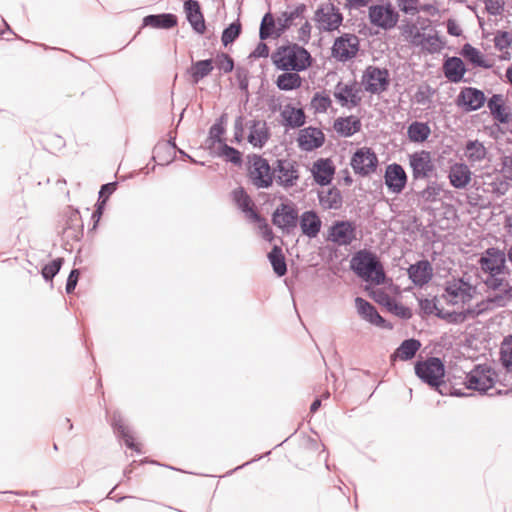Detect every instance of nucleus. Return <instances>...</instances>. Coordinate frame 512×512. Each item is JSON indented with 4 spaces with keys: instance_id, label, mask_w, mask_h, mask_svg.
I'll list each match as a JSON object with an SVG mask.
<instances>
[{
    "instance_id": "nucleus-1",
    "label": "nucleus",
    "mask_w": 512,
    "mask_h": 512,
    "mask_svg": "<svg viewBox=\"0 0 512 512\" xmlns=\"http://www.w3.org/2000/svg\"><path fill=\"white\" fill-rule=\"evenodd\" d=\"M350 267L353 272L366 282L376 285L385 282L383 265L377 255L367 249L357 251L351 258Z\"/></svg>"
},
{
    "instance_id": "nucleus-2",
    "label": "nucleus",
    "mask_w": 512,
    "mask_h": 512,
    "mask_svg": "<svg viewBox=\"0 0 512 512\" xmlns=\"http://www.w3.org/2000/svg\"><path fill=\"white\" fill-rule=\"evenodd\" d=\"M273 64L282 71L301 72L311 65V55L298 44L280 46L271 56Z\"/></svg>"
},
{
    "instance_id": "nucleus-3",
    "label": "nucleus",
    "mask_w": 512,
    "mask_h": 512,
    "mask_svg": "<svg viewBox=\"0 0 512 512\" xmlns=\"http://www.w3.org/2000/svg\"><path fill=\"white\" fill-rule=\"evenodd\" d=\"M477 288L463 277L451 278L444 283L443 292L439 296L446 305L463 309L475 297Z\"/></svg>"
},
{
    "instance_id": "nucleus-4",
    "label": "nucleus",
    "mask_w": 512,
    "mask_h": 512,
    "mask_svg": "<svg viewBox=\"0 0 512 512\" xmlns=\"http://www.w3.org/2000/svg\"><path fill=\"white\" fill-rule=\"evenodd\" d=\"M300 180V165L290 158L276 159L273 162V182L288 190L297 186Z\"/></svg>"
},
{
    "instance_id": "nucleus-5",
    "label": "nucleus",
    "mask_w": 512,
    "mask_h": 512,
    "mask_svg": "<svg viewBox=\"0 0 512 512\" xmlns=\"http://www.w3.org/2000/svg\"><path fill=\"white\" fill-rule=\"evenodd\" d=\"M415 373L423 382L434 387L440 394H446L442 389L445 370L439 358L431 357L426 361L417 362L415 365Z\"/></svg>"
},
{
    "instance_id": "nucleus-6",
    "label": "nucleus",
    "mask_w": 512,
    "mask_h": 512,
    "mask_svg": "<svg viewBox=\"0 0 512 512\" xmlns=\"http://www.w3.org/2000/svg\"><path fill=\"white\" fill-rule=\"evenodd\" d=\"M496 381V372L486 364L475 366L465 377L466 388L479 393H486Z\"/></svg>"
},
{
    "instance_id": "nucleus-7",
    "label": "nucleus",
    "mask_w": 512,
    "mask_h": 512,
    "mask_svg": "<svg viewBox=\"0 0 512 512\" xmlns=\"http://www.w3.org/2000/svg\"><path fill=\"white\" fill-rule=\"evenodd\" d=\"M249 178L252 184L258 189H266L273 184V165L259 155L250 159Z\"/></svg>"
},
{
    "instance_id": "nucleus-8",
    "label": "nucleus",
    "mask_w": 512,
    "mask_h": 512,
    "mask_svg": "<svg viewBox=\"0 0 512 512\" xmlns=\"http://www.w3.org/2000/svg\"><path fill=\"white\" fill-rule=\"evenodd\" d=\"M350 165L355 174L366 177L376 171L378 158L371 148L362 147L354 152L351 157Z\"/></svg>"
},
{
    "instance_id": "nucleus-9",
    "label": "nucleus",
    "mask_w": 512,
    "mask_h": 512,
    "mask_svg": "<svg viewBox=\"0 0 512 512\" xmlns=\"http://www.w3.org/2000/svg\"><path fill=\"white\" fill-rule=\"evenodd\" d=\"M369 20L372 25L389 30L397 25L399 14L389 3L372 5L369 8Z\"/></svg>"
},
{
    "instance_id": "nucleus-10",
    "label": "nucleus",
    "mask_w": 512,
    "mask_h": 512,
    "mask_svg": "<svg viewBox=\"0 0 512 512\" xmlns=\"http://www.w3.org/2000/svg\"><path fill=\"white\" fill-rule=\"evenodd\" d=\"M362 84L367 92L380 94L388 88L389 72L385 68L368 66L362 76Z\"/></svg>"
},
{
    "instance_id": "nucleus-11",
    "label": "nucleus",
    "mask_w": 512,
    "mask_h": 512,
    "mask_svg": "<svg viewBox=\"0 0 512 512\" xmlns=\"http://www.w3.org/2000/svg\"><path fill=\"white\" fill-rule=\"evenodd\" d=\"M314 20L318 28L325 31H333L337 29L343 20L339 9L332 3H324L319 6L315 12Z\"/></svg>"
},
{
    "instance_id": "nucleus-12",
    "label": "nucleus",
    "mask_w": 512,
    "mask_h": 512,
    "mask_svg": "<svg viewBox=\"0 0 512 512\" xmlns=\"http://www.w3.org/2000/svg\"><path fill=\"white\" fill-rule=\"evenodd\" d=\"M409 165L414 180L426 179L434 171L431 153L421 150L409 155Z\"/></svg>"
},
{
    "instance_id": "nucleus-13",
    "label": "nucleus",
    "mask_w": 512,
    "mask_h": 512,
    "mask_svg": "<svg viewBox=\"0 0 512 512\" xmlns=\"http://www.w3.org/2000/svg\"><path fill=\"white\" fill-rule=\"evenodd\" d=\"M506 257L503 251L489 248L479 260L481 270L485 274H505Z\"/></svg>"
},
{
    "instance_id": "nucleus-14",
    "label": "nucleus",
    "mask_w": 512,
    "mask_h": 512,
    "mask_svg": "<svg viewBox=\"0 0 512 512\" xmlns=\"http://www.w3.org/2000/svg\"><path fill=\"white\" fill-rule=\"evenodd\" d=\"M358 50L359 40L357 36L346 34L335 40L332 54L339 61H347L356 56Z\"/></svg>"
},
{
    "instance_id": "nucleus-15",
    "label": "nucleus",
    "mask_w": 512,
    "mask_h": 512,
    "mask_svg": "<svg viewBox=\"0 0 512 512\" xmlns=\"http://www.w3.org/2000/svg\"><path fill=\"white\" fill-rule=\"evenodd\" d=\"M384 181L389 192L398 195L406 187L407 174L400 164L393 163L386 167Z\"/></svg>"
},
{
    "instance_id": "nucleus-16",
    "label": "nucleus",
    "mask_w": 512,
    "mask_h": 512,
    "mask_svg": "<svg viewBox=\"0 0 512 512\" xmlns=\"http://www.w3.org/2000/svg\"><path fill=\"white\" fill-rule=\"evenodd\" d=\"M272 221L278 228L289 232L297 226L298 212L292 205L281 204L274 211Z\"/></svg>"
},
{
    "instance_id": "nucleus-17",
    "label": "nucleus",
    "mask_w": 512,
    "mask_h": 512,
    "mask_svg": "<svg viewBox=\"0 0 512 512\" xmlns=\"http://www.w3.org/2000/svg\"><path fill=\"white\" fill-rule=\"evenodd\" d=\"M485 99V95L481 90L465 87L459 93L456 102L464 111L470 112L480 109L484 105Z\"/></svg>"
},
{
    "instance_id": "nucleus-18",
    "label": "nucleus",
    "mask_w": 512,
    "mask_h": 512,
    "mask_svg": "<svg viewBox=\"0 0 512 512\" xmlns=\"http://www.w3.org/2000/svg\"><path fill=\"white\" fill-rule=\"evenodd\" d=\"M360 90L355 83L344 84L339 82L334 91V97L342 107L353 108L361 102Z\"/></svg>"
},
{
    "instance_id": "nucleus-19",
    "label": "nucleus",
    "mask_w": 512,
    "mask_h": 512,
    "mask_svg": "<svg viewBox=\"0 0 512 512\" xmlns=\"http://www.w3.org/2000/svg\"><path fill=\"white\" fill-rule=\"evenodd\" d=\"M355 239V227L349 221H338L329 230V240L340 246L349 245Z\"/></svg>"
},
{
    "instance_id": "nucleus-20",
    "label": "nucleus",
    "mask_w": 512,
    "mask_h": 512,
    "mask_svg": "<svg viewBox=\"0 0 512 512\" xmlns=\"http://www.w3.org/2000/svg\"><path fill=\"white\" fill-rule=\"evenodd\" d=\"M311 173L314 181L321 186L329 185L335 174V166L331 159L320 158L316 160L311 167Z\"/></svg>"
},
{
    "instance_id": "nucleus-21",
    "label": "nucleus",
    "mask_w": 512,
    "mask_h": 512,
    "mask_svg": "<svg viewBox=\"0 0 512 512\" xmlns=\"http://www.w3.org/2000/svg\"><path fill=\"white\" fill-rule=\"evenodd\" d=\"M297 141L303 151H312L323 145L325 136L319 128L307 127L300 131Z\"/></svg>"
},
{
    "instance_id": "nucleus-22",
    "label": "nucleus",
    "mask_w": 512,
    "mask_h": 512,
    "mask_svg": "<svg viewBox=\"0 0 512 512\" xmlns=\"http://www.w3.org/2000/svg\"><path fill=\"white\" fill-rule=\"evenodd\" d=\"M408 275L416 286H424L433 276V268L429 261L421 260L408 268Z\"/></svg>"
},
{
    "instance_id": "nucleus-23",
    "label": "nucleus",
    "mask_w": 512,
    "mask_h": 512,
    "mask_svg": "<svg viewBox=\"0 0 512 512\" xmlns=\"http://www.w3.org/2000/svg\"><path fill=\"white\" fill-rule=\"evenodd\" d=\"M512 301V286L506 285L504 290H500L499 293L493 296L487 297L485 300L477 305L476 314H480L487 309L505 307L509 302Z\"/></svg>"
},
{
    "instance_id": "nucleus-24",
    "label": "nucleus",
    "mask_w": 512,
    "mask_h": 512,
    "mask_svg": "<svg viewBox=\"0 0 512 512\" xmlns=\"http://www.w3.org/2000/svg\"><path fill=\"white\" fill-rule=\"evenodd\" d=\"M450 184L456 189H465L472 179L470 168L464 163L453 164L448 173Z\"/></svg>"
},
{
    "instance_id": "nucleus-25",
    "label": "nucleus",
    "mask_w": 512,
    "mask_h": 512,
    "mask_svg": "<svg viewBox=\"0 0 512 512\" xmlns=\"http://www.w3.org/2000/svg\"><path fill=\"white\" fill-rule=\"evenodd\" d=\"M184 9L193 29L197 33L203 34L205 31V21L199 3L195 0H187L184 3Z\"/></svg>"
},
{
    "instance_id": "nucleus-26",
    "label": "nucleus",
    "mask_w": 512,
    "mask_h": 512,
    "mask_svg": "<svg viewBox=\"0 0 512 512\" xmlns=\"http://www.w3.org/2000/svg\"><path fill=\"white\" fill-rule=\"evenodd\" d=\"M299 222L302 233L309 238H315L320 232L322 222L314 211L302 213Z\"/></svg>"
},
{
    "instance_id": "nucleus-27",
    "label": "nucleus",
    "mask_w": 512,
    "mask_h": 512,
    "mask_svg": "<svg viewBox=\"0 0 512 512\" xmlns=\"http://www.w3.org/2000/svg\"><path fill=\"white\" fill-rule=\"evenodd\" d=\"M355 306L358 314L366 321L376 326H382L384 319L377 312L376 308L361 297H356Z\"/></svg>"
},
{
    "instance_id": "nucleus-28",
    "label": "nucleus",
    "mask_w": 512,
    "mask_h": 512,
    "mask_svg": "<svg viewBox=\"0 0 512 512\" xmlns=\"http://www.w3.org/2000/svg\"><path fill=\"white\" fill-rule=\"evenodd\" d=\"M233 199L237 206L246 214V217L254 222H261V217L253 209V202L243 188H238L233 191Z\"/></svg>"
},
{
    "instance_id": "nucleus-29",
    "label": "nucleus",
    "mask_w": 512,
    "mask_h": 512,
    "mask_svg": "<svg viewBox=\"0 0 512 512\" xmlns=\"http://www.w3.org/2000/svg\"><path fill=\"white\" fill-rule=\"evenodd\" d=\"M412 43L429 53H437L443 48V42L437 34H424L419 31L414 34Z\"/></svg>"
},
{
    "instance_id": "nucleus-30",
    "label": "nucleus",
    "mask_w": 512,
    "mask_h": 512,
    "mask_svg": "<svg viewBox=\"0 0 512 512\" xmlns=\"http://www.w3.org/2000/svg\"><path fill=\"white\" fill-rule=\"evenodd\" d=\"M333 127L339 135L350 137L360 131L361 121L353 115L340 117L335 120Z\"/></svg>"
},
{
    "instance_id": "nucleus-31",
    "label": "nucleus",
    "mask_w": 512,
    "mask_h": 512,
    "mask_svg": "<svg viewBox=\"0 0 512 512\" xmlns=\"http://www.w3.org/2000/svg\"><path fill=\"white\" fill-rule=\"evenodd\" d=\"M445 77L454 83L462 80L465 74V67L463 61L458 57L448 58L443 65Z\"/></svg>"
},
{
    "instance_id": "nucleus-32",
    "label": "nucleus",
    "mask_w": 512,
    "mask_h": 512,
    "mask_svg": "<svg viewBox=\"0 0 512 512\" xmlns=\"http://www.w3.org/2000/svg\"><path fill=\"white\" fill-rule=\"evenodd\" d=\"M214 69L213 60L206 59L193 62L188 69L193 84L199 83L203 78L207 77Z\"/></svg>"
},
{
    "instance_id": "nucleus-33",
    "label": "nucleus",
    "mask_w": 512,
    "mask_h": 512,
    "mask_svg": "<svg viewBox=\"0 0 512 512\" xmlns=\"http://www.w3.org/2000/svg\"><path fill=\"white\" fill-rule=\"evenodd\" d=\"M250 132L248 135V141L254 147H263L268 140V131L266 123L263 121H252L249 127Z\"/></svg>"
},
{
    "instance_id": "nucleus-34",
    "label": "nucleus",
    "mask_w": 512,
    "mask_h": 512,
    "mask_svg": "<svg viewBox=\"0 0 512 512\" xmlns=\"http://www.w3.org/2000/svg\"><path fill=\"white\" fill-rule=\"evenodd\" d=\"M477 309H456L454 311H448L442 309L438 311V318L443 319L451 324H461L466 321L469 317L477 316Z\"/></svg>"
},
{
    "instance_id": "nucleus-35",
    "label": "nucleus",
    "mask_w": 512,
    "mask_h": 512,
    "mask_svg": "<svg viewBox=\"0 0 512 512\" xmlns=\"http://www.w3.org/2000/svg\"><path fill=\"white\" fill-rule=\"evenodd\" d=\"M295 71H284L276 79L277 87L282 91H291L301 87L302 78Z\"/></svg>"
},
{
    "instance_id": "nucleus-36",
    "label": "nucleus",
    "mask_w": 512,
    "mask_h": 512,
    "mask_svg": "<svg viewBox=\"0 0 512 512\" xmlns=\"http://www.w3.org/2000/svg\"><path fill=\"white\" fill-rule=\"evenodd\" d=\"M431 134V129L427 123L414 121L407 129V135L411 142H425Z\"/></svg>"
},
{
    "instance_id": "nucleus-37",
    "label": "nucleus",
    "mask_w": 512,
    "mask_h": 512,
    "mask_svg": "<svg viewBox=\"0 0 512 512\" xmlns=\"http://www.w3.org/2000/svg\"><path fill=\"white\" fill-rule=\"evenodd\" d=\"M143 24L153 28L170 29L177 24V18L173 14L148 15L143 19Z\"/></svg>"
},
{
    "instance_id": "nucleus-38",
    "label": "nucleus",
    "mask_w": 512,
    "mask_h": 512,
    "mask_svg": "<svg viewBox=\"0 0 512 512\" xmlns=\"http://www.w3.org/2000/svg\"><path fill=\"white\" fill-rule=\"evenodd\" d=\"M465 156L467 160L473 165L483 161L487 156L485 146L478 140H470L465 146Z\"/></svg>"
},
{
    "instance_id": "nucleus-39",
    "label": "nucleus",
    "mask_w": 512,
    "mask_h": 512,
    "mask_svg": "<svg viewBox=\"0 0 512 512\" xmlns=\"http://www.w3.org/2000/svg\"><path fill=\"white\" fill-rule=\"evenodd\" d=\"M285 124L291 128H298L305 123V114L303 109L286 105L281 113Z\"/></svg>"
},
{
    "instance_id": "nucleus-40",
    "label": "nucleus",
    "mask_w": 512,
    "mask_h": 512,
    "mask_svg": "<svg viewBox=\"0 0 512 512\" xmlns=\"http://www.w3.org/2000/svg\"><path fill=\"white\" fill-rule=\"evenodd\" d=\"M320 205L326 209H339L342 205V196L338 189L331 188L327 191H322L318 195Z\"/></svg>"
},
{
    "instance_id": "nucleus-41",
    "label": "nucleus",
    "mask_w": 512,
    "mask_h": 512,
    "mask_svg": "<svg viewBox=\"0 0 512 512\" xmlns=\"http://www.w3.org/2000/svg\"><path fill=\"white\" fill-rule=\"evenodd\" d=\"M421 343L416 339L404 340L394 353L396 358L407 361L412 359L420 349Z\"/></svg>"
},
{
    "instance_id": "nucleus-42",
    "label": "nucleus",
    "mask_w": 512,
    "mask_h": 512,
    "mask_svg": "<svg viewBox=\"0 0 512 512\" xmlns=\"http://www.w3.org/2000/svg\"><path fill=\"white\" fill-rule=\"evenodd\" d=\"M268 258L270 260L274 272L278 276L281 277L286 274L287 266L281 248L274 246L273 249L269 252Z\"/></svg>"
},
{
    "instance_id": "nucleus-43",
    "label": "nucleus",
    "mask_w": 512,
    "mask_h": 512,
    "mask_svg": "<svg viewBox=\"0 0 512 512\" xmlns=\"http://www.w3.org/2000/svg\"><path fill=\"white\" fill-rule=\"evenodd\" d=\"M488 108L491 114L497 119L499 122H507L508 116L505 113V108L503 105V99L501 95L495 94L488 100Z\"/></svg>"
},
{
    "instance_id": "nucleus-44",
    "label": "nucleus",
    "mask_w": 512,
    "mask_h": 512,
    "mask_svg": "<svg viewBox=\"0 0 512 512\" xmlns=\"http://www.w3.org/2000/svg\"><path fill=\"white\" fill-rule=\"evenodd\" d=\"M112 425L115 428V430H117L118 433L121 435V437L124 439L125 444L129 448L136 449L138 451V449L136 448V445L134 443V439H133V436L131 434L129 427L124 423L123 419L120 416L113 417Z\"/></svg>"
},
{
    "instance_id": "nucleus-45",
    "label": "nucleus",
    "mask_w": 512,
    "mask_h": 512,
    "mask_svg": "<svg viewBox=\"0 0 512 512\" xmlns=\"http://www.w3.org/2000/svg\"><path fill=\"white\" fill-rule=\"evenodd\" d=\"M500 360L507 371H512V335L505 337L501 343Z\"/></svg>"
},
{
    "instance_id": "nucleus-46",
    "label": "nucleus",
    "mask_w": 512,
    "mask_h": 512,
    "mask_svg": "<svg viewBox=\"0 0 512 512\" xmlns=\"http://www.w3.org/2000/svg\"><path fill=\"white\" fill-rule=\"evenodd\" d=\"M276 21L271 13H266L261 21L259 37L266 40L271 37L276 29Z\"/></svg>"
},
{
    "instance_id": "nucleus-47",
    "label": "nucleus",
    "mask_w": 512,
    "mask_h": 512,
    "mask_svg": "<svg viewBox=\"0 0 512 512\" xmlns=\"http://www.w3.org/2000/svg\"><path fill=\"white\" fill-rule=\"evenodd\" d=\"M462 55L471 63L479 67H487V65L483 61V55L481 54V52L478 49L471 46L470 44H465L463 46Z\"/></svg>"
},
{
    "instance_id": "nucleus-48",
    "label": "nucleus",
    "mask_w": 512,
    "mask_h": 512,
    "mask_svg": "<svg viewBox=\"0 0 512 512\" xmlns=\"http://www.w3.org/2000/svg\"><path fill=\"white\" fill-rule=\"evenodd\" d=\"M331 99L328 95L323 93H316L311 100V108L316 113H325L331 106Z\"/></svg>"
},
{
    "instance_id": "nucleus-49",
    "label": "nucleus",
    "mask_w": 512,
    "mask_h": 512,
    "mask_svg": "<svg viewBox=\"0 0 512 512\" xmlns=\"http://www.w3.org/2000/svg\"><path fill=\"white\" fill-rule=\"evenodd\" d=\"M505 274H486L484 284L491 290H504L509 283L505 280Z\"/></svg>"
},
{
    "instance_id": "nucleus-50",
    "label": "nucleus",
    "mask_w": 512,
    "mask_h": 512,
    "mask_svg": "<svg viewBox=\"0 0 512 512\" xmlns=\"http://www.w3.org/2000/svg\"><path fill=\"white\" fill-rule=\"evenodd\" d=\"M442 189L439 184L432 182L427 185L425 189L420 192V197L429 203L436 202L439 198Z\"/></svg>"
},
{
    "instance_id": "nucleus-51",
    "label": "nucleus",
    "mask_w": 512,
    "mask_h": 512,
    "mask_svg": "<svg viewBox=\"0 0 512 512\" xmlns=\"http://www.w3.org/2000/svg\"><path fill=\"white\" fill-rule=\"evenodd\" d=\"M387 300V307L388 309L393 312L395 315L403 318L408 319L412 316V313L409 308L405 307L404 305L397 303L393 298L386 297Z\"/></svg>"
},
{
    "instance_id": "nucleus-52",
    "label": "nucleus",
    "mask_w": 512,
    "mask_h": 512,
    "mask_svg": "<svg viewBox=\"0 0 512 512\" xmlns=\"http://www.w3.org/2000/svg\"><path fill=\"white\" fill-rule=\"evenodd\" d=\"M241 32V25L239 23H232L222 33V43L227 46L235 41Z\"/></svg>"
},
{
    "instance_id": "nucleus-53",
    "label": "nucleus",
    "mask_w": 512,
    "mask_h": 512,
    "mask_svg": "<svg viewBox=\"0 0 512 512\" xmlns=\"http://www.w3.org/2000/svg\"><path fill=\"white\" fill-rule=\"evenodd\" d=\"M512 44V34L507 31H498L494 37V45L499 51L508 49Z\"/></svg>"
},
{
    "instance_id": "nucleus-54",
    "label": "nucleus",
    "mask_w": 512,
    "mask_h": 512,
    "mask_svg": "<svg viewBox=\"0 0 512 512\" xmlns=\"http://www.w3.org/2000/svg\"><path fill=\"white\" fill-rule=\"evenodd\" d=\"M220 155L233 164H240L242 161L240 152L226 143L220 146Z\"/></svg>"
},
{
    "instance_id": "nucleus-55",
    "label": "nucleus",
    "mask_w": 512,
    "mask_h": 512,
    "mask_svg": "<svg viewBox=\"0 0 512 512\" xmlns=\"http://www.w3.org/2000/svg\"><path fill=\"white\" fill-rule=\"evenodd\" d=\"M214 64L219 70L223 71L224 73H229L234 68L233 59L225 53L217 55V57L213 61V65Z\"/></svg>"
},
{
    "instance_id": "nucleus-56",
    "label": "nucleus",
    "mask_w": 512,
    "mask_h": 512,
    "mask_svg": "<svg viewBox=\"0 0 512 512\" xmlns=\"http://www.w3.org/2000/svg\"><path fill=\"white\" fill-rule=\"evenodd\" d=\"M439 301L440 300L437 298L421 299L419 301V306H420L421 311L424 314L430 315V314L434 313L438 317V311H441L443 309V308H439V306H438Z\"/></svg>"
},
{
    "instance_id": "nucleus-57",
    "label": "nucleus",
    "mask_w": 512,
    "mask_h": 512,
    "mask_svg": "<svg viewBox=\"0 0 512 512\" xmlns=\"http://www.w3.org/2000/svg\"><path fill=\"white\" fill-rule=\"evenodd\" d=\"M63 259L57 258L52 262L46 264L42 269V275L45 280H52L53 277L59 272Z\"/></svg>"
},
{
    "instance_id": "nucleus-58",
    "label": "nucleus",
    "mask_w": 512,
    "mask_h": 512,
    "mask_svg": "<svg viewBox=\"0 0 512 512\" xmlns=\"http://www.w3.org/2000/svg\"><path fill=\"white\" fill-rule=\"evenodd\" d=\"M485 9L488 14L493 16L501 15L504 11V0H485Z\"/></svg>"
},
{
    "instance_id": "nucleus-59",
    "label": "nucleus",
    "mask_w": 512,
    "mask_h": 512,
    "mask_svg": "<svg viewBox=\"0 0 512 512\" xmlns=\"http://www.w3.org/2000/svg\"><path fill=\"white\" fill-rule=\"evenodd\" d=\"M224 134V128L221 124L216 123L212 125L209 131L210 139L213 140L214 143H219L220 146L224 144L222 140V135Z\"/></svg>"
},
{
    "instance_id": "nucleus-60",
    "label": "nucleus",
    "mask_w": 512,
    "mask_h": 512,
    "mask_svg": "<svg viewBox=\"0 0 512 512\" xmlns=\"http://www.w3.org/2000/svg\"><path fill=\"white\" fill-rule=\"evenodd\" d=\"M277 24V31L276 36H280L282 32H284L286 29H288L292 22L291 19L286 15L285 12H282L281 15L276 20Z\"/></svg>"
},
{
    "instance_id": "nucleus-61",
    "label": "nucleus",
    "mask_w": 512,
    "mask_h": 512,
    "mask_svg": "<svg viewBox=\"0 0 512 512\" xmlns=\"http://www.w3.org/2000/svg\"><path fill=\"white\" fill-rule=\"evenodd\" d=\"M236 78L239 84V88L241 90L248 89V71L245 68H237L236 69Z\"/></svg>"
},
{
    "instance_id": "nucleus-62",
    "label": "nucleus",
    "mask_w": 512,
    "mask_h": 512,
    "mask_svg": "<svg viewBox=\"0 0 512 512\" xmlns=\"http://www.w3.org/2000/svg\"><path fill=\"white\" fill-rule=\"evenodd\" d=\"M80 272L78 269H73L67 279L66 283V292L72 293L77 285L78 279H79Z\"/></svg>"
},
{
    "instance_id": "nucleus-63",
    "label": "nucleus",
    "mask_w": 512,
    "mask_h": 512,
    "mask_svg": "<svg viewBox=\"0 0 512 512\" xmlns=\"http://www.w3.org/2000/svg\"><path fill=\"white\" fill-rule=\"evenodd\" d=\"M401 10L408 14L418 12V0H401Z\"/></svg>"
},
{
    "instance_id": "nucleus-64",
    "label": "nucleus",
    "mask_w": 512,
    "mask_h": 512,
    "mask_svg": "<svg viewBox=\"0 0 512 512\" xmlns=\"http://www.w3.org/2000/svg\"><path fill=\"white\" fill-rule=\"evenodd\" d=\"M502 164V170L504 175L512 180V156H504Z\"/></svg>"
}]
</instances>
